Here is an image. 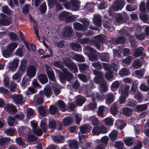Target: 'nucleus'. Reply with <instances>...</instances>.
Segmentation results:
<instances>
[{"instance_id":"1","label":"nucleus","mask_w":149,"mask_h":149,"mask_svg":"<svg viewBox=\"0 0 149 149\" xmlns=\"http://www.w3.org/2000/svg\"><path fill=\"white\" fill-rule=\"evenodd\" d=\"M93 73L96 75V77L94 79L95 82L96 83H100V90L103 92L106 91L107 90L108 87L106 84L105 82L103 81V74L102 73L97 70H94Z\"/></svg>"},{"instance_id":"2","label":"nucleus","mask_w":149,"mask_h":149,"mask_svg":"<svg viewBox=\"0 0 149 149\" xmlns=\"http://www.w3.org/2000/svg\"><path fill=\"white\" fill-rule=\"evenodd\" d=\"M125 1L123 0H118L114 2L113 4L110 8L109 12L110 15H113V12L121 10L124 7Z\"/></svg>"},{"instance_id":"3","label":"nucleus","mask_w":149,"mask_h":149,"mask_svg":"<svg viewBox=\"0 0 149 149\" xmlns=\"http://www.w3.org/2000/svg\"><path fill=\"white\" fill-rule=\"evenodd\" d=\"M84 49V53L88 54L89 59L91 61H95L98 59L99 53L96 52L93 49L87 46L85 47Z\"/></svg>"},{"instance_id":"4","label":"nucleus","mask_w":149,"mask_h":149,"mask_svg":"<svg viewBox=\"0 0 149 149\" xmlns=\"http://www.w3.org/2000/svg\"><path fill=\"white\" fill-rule=\"evenodd\" d=\"M80 21L83 23L84 26H83L78 22H75L73 24L74 29L77 30L85 31L87 29V26L89 25L88 20L84 19H80Z\"/></svg>"},{"instance_id":"5","label":"nucleus","mask_w":149,"mask_h":149,"mask_svg":"<svg viewBox=\"0 0 149 149\" xmlns=\"http://www.w3.org/2000/svg\"><path fill=\"white\" fill-rule=\"evenodd\" d=\"M130 88L129 86L126 85L124 88H121L119 91L121 94L119 101L120 104H123L125 102L126 99L128 95V93Z\"/></svg>"},{"instance_id":"6","label":"nucleus","mask_w":149,"mask_h":149,"mask_svg":"<svg viewBox=\"0 0 149 149\" xmlns=\"http://www.w3.org/2000/svg\"><path fill=\"white\" fill-rule=\"evenodd\" d=\"M92 132L94 135H98L100 134H105L107 132V129L104 125L101 124L95 125L93 128Z\"/></svg>"},{"instance_id":"7","label":"nucleus","mask_w":149,"mask_h":149,"mask_svg":"<svg viewBox=\"0 0 149 149\" xmlns=\"http://www.w3.org/2000/svg\"><path fill=\"white\" fill-rule=\"evenodd\" d=\"M63 73H61L58 74L61 81L64 83L65 80L68 81L71 80L73 78L72 74L69 72L68 70L66 69H64L63 70Z\"/></svg>"},{"instance_id":"8","label":"nucleus","mask_w":149,"mask_h":149,"mask_svg":"<svg viewBox=\"0 0 149 149\" xmlns=\"http://www.w3.org/2000/svg\"><path fill=\"white\" fill-rule=\"evenodd\" d=\"M71 5H69V3L65 4V7L67 9L71 8L72 10L74 11H77L79 8L80 2L77 0H71Z\"/></svg>"},{"instance_id":"9","label":"nucleus","mask_w":149,"mask_h":149,"mask_svg":"<svg viewBox=\"0 0 149 149\" xmlns=\"http://www.w3.org/2000/svg\"><path fill=\"white\" fill-rule=\"evenodd\" d=\"M65 65L69 68L71 71L74 73H76L78 71V70L77 66L68 58H66L64 61Z\"/></svg>"},{"instance_id":"10","label":"nucleus","mask_w":149,"mask_h":149,"mask_svg":"<svg viewBox=\"0 0 149 149\" xmlns=\"http://www.w3.org/2000/svg\"><path fill=\"white\" fill-rule=\"evenodd\" d=\"M36 74V70L34 66L32 65H29L27 70L26 76L30 79L34 77Z\"/></svg>"},{"instance_id":"11","label":"nucleus","mask_w":149,"mask_h":149,"mask_svg":"<svg viewBox=\"0 0 149 149\" xmlns=\"http://www.w3.org/2000/svg\"><path fill=\"white\" fill-rule=\"evenodd\" d=\"M105 36L104 35H99L95 36V46L97 49L100 50H102L103 49H100V45L99 43L101 42L104 40Z\"/></svg>"},{"instance_id":"12","label":"nucleus","mask_w":149,"mask_h":149,"mask_svg":"<svg viewBox=\"0 0 149 149\" xmlns=\"http://www.w3.org/2000/svg\"><path fill=\"white\" fill-rule=\"evenodd\" d=\"M108 110L107 108L105 106L103 105L100 106L98 107L97 111L98 116L101 117H105Z\"/></svg>"},{"instance_id":"13","label":"nucleus","mask_w":149,"mask_h":149,"mask_svg":"<svg viewBox=\"0 0 149 149\" xmlns=\"http://www.w3.org/2000/svg\"><path fill=\"white\" fill-rule=\"evenodd\" d=\"M10 97L13 100V101L16 103L22 104L24 103L23 100V96L21 95H16L14 94L10 96Z\"/></svg>"},{"instance_id":"14","label":"nucleus","mask_w":149,"mask_h":149,"mask_svg":"<svg viewBox=\"0 0 149 149\" xmlns=\"http://www.w3.org/2000/svg\"><path fill=\"white\" fill-rule=\"evenodd\" d=\"M31 125L32 127V129L34 133L38 136H41L42 134V131L41 129H36L37 124L36 123L33 121H31Z\"/></svg>"},{"instance_id":"15","label":"nucleus","mask_w":149,"mask_h":149,"mask_svg":"<svg viewBox=\"0 0 149 149\" xmlns=\"http://www.w3.org/2000/svg\"><path fill=\"white\" fill-rule=\"evenodd\" d=\"M127 15L125 13H118L115 15V18L116 21L119 23H121L124 21L126 18Z\"/></svg>"},{"instance_id":"16","label":"nucleus","mask_w":149,"mask_h":149,"mask_svg":"<svg viewBox=\"0 0 149 149\" xmlns=\"http://www.w3.org/2000/svg\"><path fill=\"white\" fill-rule=\"evenodd\" d=\"M40 94L43 97L45 95L47 98H49L51 95L52 91L49 88H45L43 91H40L39 92Z\"/></svg>"},{"instance_id":"17","label":"nucleus","mask_w":149,"mask_h":149,"mask_svg":"<svg viewBox=\"0 0 149 149\" xmlns=\"http://www.w3.org/2000/svg\"><path fill=\"white\" fill-rule=\"evenodd\" d=\"M73 16L70 15V13L64 12L61 13L59 16V19L61 20H63L65 19H69L73 17Z\"/></svg>"},{"instance_id":"18","label":"nucleus","mask_w":149,"mask_h":149,"mask_svg":"<svg viewBox=\"0 0 149 149\" xmlns=\"http://www.w3.org/2000/svg\"><path fill=\"white\" fill-rule=\"evenodd\" d=\"M88 120L93 125H97L102 124L101 121L98 120V118L94 116L90 117Z\"/></svg>"},{"instance_id":"19","label":"nucleus","mask_w":149,"mask_h":149,"mask_svg":"<svg viewBox=\"0 0 149 149\" xmlns=\"http://www.w3.org/2000/svg\"><path fill=\"white\" fill-rule=\"evenodd\" d=\"M72 30L71 27L69 26H66L63 31L62 34L64 36L69 37L71 34Z\"/></svg>"},{"instance_id":"20","label":"nucleus","mask_w":149,"mask_h":149,"mask_svg":"<svg viewBox=\"0 0 149 149\" xmlns=\"http://www.w3.org/2000/svg\"><path fill=\"white\" fill-rule=\"evenodd\" d=\"M43 96L39 94L38 95H35L33 98V102L37 104H40L43 103Z\"/></svg>"},{"instance_id":"21","label":"nucleus","mask_w":149,"mask_h":149,"mask_svg":"<svg viewBox=\"0 0 149 149\" xmlns=\"http://www.w3.org/2000/svg\"><path fill=\"white\" fill-rule=\"evenodd\" d=\"M85 101V98L80 95H78L75 98V102L78 106H81Z\"/></svg>"},{"instance_id":"22","label":"nucleus","mask_w":149,"mask_h":149,"mask_svg":"<svg viewBox=\"0 0 149 149\" xmlns=\"http://www.w3.org/2000/svg\"><path fill=\"white\" fill-rule=\"evenodd\" d=\"M52 138L53 140L57 143L63 142L64 139V137L61 135L53 136Z\"/></svg>"},{"instance_id":"23","label":"nucleus","mask_w":149,"mask_h":149,"mask_svg":"<svg viewBox=\"0 0 149 149\" xmlns=\"http://www.w3.org/2000/svg\"><path fill=\"white\" fill-rule=\"evenodd\" d=\"M91 128V126L89 125H83L80 127V130L82 134L86 133L90 131Z\"/></svg>"},{"instance_id":"24","label":"nucleus","mask_w":149,"mask_h":149,"mask_svg":"<svg viewBox=\"0 0 149 149\" xmlns=\"http://www.w3.org/2000/svg\"><path fill=\"white\" fill-rule=\"evenodd\" d=\"M10 141V138L0 136V146H3L7 145Z\"/></svg>"},{"instance_id":"25","label":"nucleus","mask_w":149,"mask_h":149,"mask_svg":"<svg viewBox=\"0 0 149 149\" xmlns=\"http://www.w3.org/2000/svg\"><path fill=\"white\" fill-rule=\"evenodd\" d=\"M115 126L120 129H123L126 125V123L124 121L121 120H117L115 123Z\"/></svg>"},{"instance_id":"26","label":"nucleus","mask_w":149,"mask_h":149,"mask_svg":"<svg viewBox=\"0 0 149 149\" xmlns=\"http://www.w3.org/2000/svg\"><path fill=\"white\" fill-rule=\"evenodd\" d=\"M114 99L115 97L113 94L111 93H108L107 94L106 96V104H110L114 101Z\"/></svg>"},{"instance_id":"27","label":"nucleus","mask_w":149,"mask_h":149,"mask_svg":"<svg viewBox=\"0 0 149 149\" xmlns=\"http://www.w3.org/2000/svg\"><path fill=\"white\" fill-rule=\"evenodd\" d=\"M6 108L8 112L10 113H15L17 111L15 107L13 104H7Z\"/></svg>"},{"instance_id":"28","label":"nucleus","mask_w":149,"mask_h":149,"mask_svg":"<svg viewBox=\"0 0 149 149\" xmlns=\"http://www.w3.org/2000/svg\"><path fill=\"white\" fill-rule=\"evenodd\" d=\"M94 24L96 25L100 26L101 25V20L100 16L98 15H94L93 18Z\"/></svg>"},{"instance_id":"29","label":"nucleus","mask_w":149,"mask_h":149,"mask_svg":"<svg viewBox=\"0 0 149 149\" xmlns=\"http://www.w3.org/2000/svg\"><path fill=\"white\" fill-rule=\"evenodd\" d=\"M69 146L72 149H78L79 148L78 143L76 141L74 140H71L70 141Z\"/></svg>"},{"instance_id":"30","label":"nucleus","mask_w":149,"mask_h":149,"mask_svg":"<svg viewBox=\"0 0 149 149\" xmlns=\"http://www.w3.org/2000/svg\"><path fill=\"white\" fill-rule=\"evenodd\" d=\"M125 145L128 146H132L134 143V141L132 137H126L124 139Z\"/></svg>"},{"instance_id":"31","label":"nucleus","mask_w":149,"mask_h":149,"mask_svg":"<svg viewBox=\"0 0 149 149\" xmlns=\"http://www.w3.org/2000/svg\"><path fill=\"white\" fill-rule=\"evenodd\" d=\"M40 81L43 84L46 83L48 81V79L46 76L44 74H41L38 76Z\"/></svg>"},{"instance_id":"32","label":"nucleus","mask_w":149,"mask_h":149,"mask_svg":"<svg viewBox=\"0 0 149 149\" xmlns=\"http://www.w3.org/2000/svg\"><path fill=\"white\" fill-rule=\"evenodd\" d=\"M73 120L72 118L67 117L63 119L62 122L64 125L68 126L70 125L72 122Z\"/></svg>"},{"instance_id":"33","label":"nucleus","mask_w":149,"mask_h":149,"mask_svg":"<svg viewBox=\"0 0 149 149\" xmlns=\"http://www.w3.org/2000/svg\"><path fill=\"white\" fill-rule=\"evenodd\" d=\"M103 121L105 124L107 126H111L113 125L114 120L110 117H108L104 118Z\"/></svg>"},{"instance_id":"34","label":"nucleus","mask_w":149,"mask_h":149,"mask_svg":"<svg viewBox=\"0 0 149 149\" xmlns=\"http://www.w3.org/2000/svg\"><path fill=\"white\" fill-rule=\"evenodd\" d=\"M79 138L80 142L82 143H85V146L87 148L90 147L91 146V144L89 143H86V141H84L83 136L81 135V134L80 133H79Z\"/></svg>"},{"instance_id":"35","label":"nucleus","mask_w":149,"mask_h":149,"mask_svg":"<svg viewBox=\"0 0 149 149\" xmlns=\"http://www.w3.org/2000/svg\"><path fill=\"white\" fill-rule=\"evenodd\" d=\"M70 46L75 51L79 52L81 51V46L78 44L73 43L71 44Z\"/></svg>"},{"instance_id":"36","label":"nucleus","mask_w":149,"mask_h":149,"mask_svg":"<svg viewBox=\"0 0 149 149\" xmlns=\"http://www.w3.org/2000/svg\"><path fill=\"white\" fill-rule=\"evenodd\" d=\"M18 45V44L17 43L13 42L9 44L6 48L13 52L15 49L17 47Z\"/></svg>"},{"instance_id":"37","label":"nucleus","mask_w":149,"mask_h":149,"mask_svg":"<svg viewBox=\"0 0 149 149\" xmlns=\"http://www.w3.org/2000/svg\"><path fill=\"white\" fill-rule=\"evenodd\" d=\"M117 132L113 130L109 134V136L112 141L116 140L117 138Z\"/></svg>"},{"instance_id":"38","label":"nucleus","mask_w":149,"mask_h":149,"mask_svg":"<svg viewBox=\"0 0 149 149\" xmlns=\"http://www.w3.org/2000/svg\"><path fill=\"white\" fill-rule=\"evenodd\" d=\"M10 24V20L8 19L3 18L0 19V26L2 25L4 26H8Z\"/></svg>"},{"instance_id":"39","label":"nucleus","mask_w":149,"mask_h":149,"mask_svg":"<svg viewBox=\"0 0 149 149\" xmlns=\"http://www.w3.org/2000/svg\"><path fill=\"white\" fill-rule=\"evenodd\" d=\"M144 49L142 47H140L136 49L134 56L136 57H138L143 54Z\"/></svg>"},{"instance_id":"40","label":"nucleus","mask_w":149,"mask_h":149,"mask_svg":"<svg viewBox=\"0 0 149 149\" xmlns=\"http://www.w3.org/2000/svg\"><path fill=\"white\" fill-rule=\"evenodd\" d=\"M19 63V60L17 59H14L13 61H10L9 63L10 65L11 64V66H10V68L12 71H13L12 68H16L17 67Z\"/></svg>"},{"instance_id":"41","label":"nucleus","mask_w":149,"mask_h":149,"mask_svg":"<svg viewBox=\"0 0 149 149\" xmlns=\"http://www.w3.org/2000/svg\"><path fill=\"white\" fill-rule=\"evenodd\" d=\"M147 104H144L142 105H137L135 108L137 111H141L146 109L148 108Z\"/></svg>"},{"instance_id":"42","label":"nucleus","mask_w":149,"mask_h":149,"mask_svg":"<svg viewBox=\"0 0 149 149\" xmlns=\"http://www.w3.org/2000/svg\"><path fill=\"white\" fill-rule=\"evenodd\" d=\"M119 74L120 76H125L130 74L128 69L125 68H122L120 71Z\"/></svg>"},{"instance_id":"43","label":"nucleus","mask_w":149,"mask_h":149,"mask_svg":"<svg viewBox=\"0 0 149 149\" xmlns=\"http://www.w3.org/2000/svg\"><path fill=\"white\" fill-rule=\"evenodd\" d=\"M99 56L101 60L102 61L107 62L109 60V55L108 53L99 54Z\"/></svg>"},{"instance_id":"44","label":"nucleus","mask_w":149,"mask_h":149,"mask_svg":"<svg viewBox=\"0 0 149 149\" xmlns=\"http://www.w3.org/2000/svg\"><path fill=\"white\" fill-rule=\"evenodd\" d=\"M58 104L61 111H65L66 110V106L63 101L61 100L59 101L58 102Z\"/></svg>"},{"instance_id":"45","label":"nucleus","mask_w":149,"mask_h":149,"mask_svg":"<svg viewBox=\"0 0 149 149\" xmlns=\"http://www.w3.org/2000/svg\"><path fill=\"white\" fill-rule=\"evenodd\" d=\"M117 105L115 103L113 104L111 107L110 108V112L114 116L117 113Z\"/></svg>"},{"instance_id":"46","label":"nucleus","mask_w":149,"mask_h":149,"mask_svg":"<svg viewBox=\"0 0 149 149\" xmlns=\"http://www.w3.org/2000/svg\"><path fill=\"white\" fill-rule=\"evenodd\" d=\"M12 52L9 50H8L7 48L2 52L3 56L5 58L9 57L12 54Z\"/></svg>"},{"instance_id":"47","label":"nucleus","mask_w":149,"mask_h":149,"mask_svg":"<svg viewBox=\"0 0 149 149\" xmlns=\"http://www.w3.org/2000/svg\"><path fill=\"white\" fill-rule=\"evenodd\" d=\"M134 97L138 102H141L143 100L142 95L140 92H137L134 95Z\"/></svg>"},{"instance_id":"48","label":"nucleus","mask_w":149,"mask_h":149,"mask_svg":"<svg viewBox=\"0 0 149 149\" xmlns=\"http://www.w3.org/2000/svg\"><path fill=\"white\" fill-rule=\"evenodd\" d=\"M78 66L79 70L81 72H83L88 68V66L84 63H79L78 64Z\"/></svg>"},{"instance_id":"49","label":"nucleus","mask_w":149,"mask_h":149,"mask_svg":"<svg viewBox=\"0 0 149 149\" xmlns=\"http://www.w3.org/2000/svg\"><path fill=\"white\" fill-rule=\"evenodd\" d=\"M132 65L133 68L137 69L141 66L142 63L139 60L136 59L134 61Z\"/></svg>"},{"instance_id":"50","label":"nucleus","mask_w":149,"mask_h":149,"mask_svg":"<svg viewBox=\"0 0 149 149\" xmlns=\"http://www.w3.org/2000/svg\"><path fill=\"white\" fill-rule=\"evenodd\" d=\"M125 38L122 37H120L117 39H113L112 40L113 43H123L125 41Z\"/></svg>"},{"instance_id":"51","label":"nucleus","mask_w":149,"mask_h":149,"mask_svg":"<svg viewBox=\"0 0 149 149\" xmlns=\"http://www.w3.org/2000/svg\"><path fill=\"white\" fill-rule=\"evenodd\" d=\"M49 79L53 81H55L56 79L54 72L52 71H47V73Z\"/></svg>"},{"instance_id":"52","label":"nucleus","mask_w":149,"mask_h":149,"mask_svg":"<svg viewBox=\"0 0 149 149\" xmlns=\"http://www.w3.org/2000/svg\"><path fill=\"white\" fill-rule=\"evenodd\" d=\"M57 111V108L56 107L52 105L50 106L49 112L51 114L54 115L56 113Z\"/></svg>"},{"instance_id":"53","label":"nucleus","mask_w":149,"mask_h":149,"mask_svg":"<svg viewBox=\"0 0 149 149\" xmlns=\"http://www.w3.org/2000/svg\"><path fill=\"white\" fill-rule=\"evenodd\" d=\"M15 132V130L12 128L6 129L4 131V132L6 134L10 136H13Z\"/></svg>"},{"instance_id":"54","label":"nucleus","mask_w":149,"mask_h":149,"mask_svg":"<svg viewBox=\"0 0 149 149\" xmlns=\"http://www.w3.org/2000/svg\"><path fill=\"white\" fill-rule=\"evenodd\" d=\"M28 139L30 142H33L36 140V138L31 132L28 134Z\"/></svg>"},{"instance_id":"55","label":"nucleus","mask_w":149,"mask_h":149,"mask_svg":"<svg viewBox=\"0 0 149 149\" xmlns=\"http://www.w3.org/2000/svg\"><path fill=\"white\" fill-rule=\"evenodd\" d=\"M38 111L39 113L41 116H45L46 113L45 108L43 106H40L38 107Z\"/></svg>"},{"instance_id":"56","label":"nucleus","mask_w":149,"mask_h":149,"mask_svg":"<svg viewBox=\"0 0 149 149\" xmlns=\"http://www.w3.org/2000/svg\"><path fill=\"white\" fill-rule=\"evenodd\" d=\"M91 97H92V100L95 101V100H101L102 98L101 96H99V94L97 93H95L91 95Z\"/></svg>"},{"instance_id":"57","label":"nucleus","mask_w":149,"mask_h":149,"mask_svg":"<svg viewBox=\"0 0 149 149\" xmlns=\"http://www.w3.org/2000/svg\"><path fill=\"white\" fill-rule=\"evenodd\" d=\"M74 58L75 60L79 62H84L85 60L84 58L81 55H75Z\"/></svg>"},{"instance_id":"58","label":"nucleus","mask_w":149,"mask_h":149,"mask_svg":"<svg viewBox=\"0 0 149 149\" xmlns=\"http://www.w3.org/2000/svg\"><path fill=\"white\" fill-rule=\"evenodd\" d=\"M36 92L37 91H36L33 88L30 87L28 88V90L25 92V93L26 95H28L36 93Z\"/></svg>"},{"instance_id":"59","label":"nucleus","mask_w":149,"mask_h":149,"mask_svg":"<svg viewBox=\"0 0 149 149\" xmlns=\"http://www.w3.org/2000/svg\"><path fill=\"white\" fill-rule=\"evenodd\" d=\"M135 36L137 39L140 40H143L145 37V35L144 33H138L137 32V33H135Z\"/></svg>"},{"instance_id":"60","label":"nucleus","mask_w":149,"mask_h":149,"mask_svg":"<svg viewBox=\"0 0 149 149\" xmlns=\"http://www.w3.org/2000/svg\"><path fill=\"white\" fill-rule=\"evenodd\" d=\"M114 146L115 148L117 149H123L124 144L121 142L117 141L115 143Z\"/></svg>"},{"instance_id":"61","label":"nucleus","mask_w":149,"mask_h":149,"mask_svg":"<svg viewBox=\"0 0 149 149\" xmlns=\"http://www.w3.org/2000/svg\"><path fill=\"white\" fill-rule=\"evenodd\" d=\"M123 113L125 116H129L131 114L132 110L127 108H124L123 110Z\"/></svg>"},{"instance_id":"62","label":"nucleus","mask_w":149,"mask_h":149,"mask_svg":"<svg viewBox=\"0 0 149 149\" xmlns=\"http://www.w3.org/2000/svg\"><path fill=\"white\" fill-rule=\"evenodd\" d=\"M34 113L33 110L29 108L27 110V115L26 116V120H28L31 118V117L32 116Z\"/></svg>"},{"instance_id":"63","label":"nucleus","mask_w":149,"mask_h":149,"mask_svg":"<svg viewBox=\"0 0 149 149\" xmlns=\"http://www.w3.org/2000/svg\"><path fill=\"white\" fill-rule=\"evenodd\" d=\"M120 84V82L118 81H114L111 86V88L112 90H113L114 89H117Z\"/></svg>"},{"instance_id":"64","label":"nucleus","mask_w":149,"mask_h":149,"mask_svg":"<svg viewBox=\"0 0 149 149\" xmlns=\"http://www.w3.org/2000/svg\"><path fill=\"white\" fill-rule=\"evenodd\" d=\"M132 60V57L131 56H129L126 57L122 61L125 63L127 64H129L131 63V61Z\"/></svg>"}]
</instances>
